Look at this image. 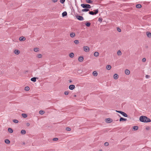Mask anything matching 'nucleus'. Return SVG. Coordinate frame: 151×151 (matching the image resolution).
<instances>
[{"mask_svg":"<svg viewBox=\"0 0 151 151\" xmlns=\"http://www.w3.org/2000/svg\"><path fill=\"white\" fill-rule=\"evenodd\" d=\"M139 120L141 122L147 123L151 122L150 119L146 116H142L140 117Z\"/></svg>","mask_w":151,"mask_h":151,"instance_id":"f257e3e1","label":"nucleus"},{"mask_svg":"<svg viewBox=\"0 0 151 151\" xmlns=\"http://www.w3.org/2000/svg\"><path fill=\"white\" fill-rule=\"evenodd\" d=\"M81 6L83 8L90 9L91 8L90 5L87 4H81Z\"/></svg>","mask_w":151,"mask_h":151,"instance_id":"f03ea898","label":"nucleus"},{"mask_svg":"<svg viewBox=\"0 0 151 151\" xmlns=\"http://www.w3.org/2000/svg\"><path fill=\"white\" fill-rule=\"evenodd\" d=\"M98 12V9H97L94 10V12L93 11H90L89 12V14L91 15H94L97 14Z\"/></svg>","mask_w":151,"mask_h":151,"instance_id":"7ed1b4c3","label":"nucleus"},{"mask_svg":"<svg viewBox=\"0 0 151 151\" xmlns=\"http://www.w3.org/2000/svg\"><path fill=\"white\" fill-rule=\"evenodd\" d=\"M116 111L119 113H120L121 114H122L123 116L124 117H127V115L126 113H124V112H123L121 111Z\"/></svg>","mask_w":151,"mask_h":151,"instance_id":"20e7f679","label":"nucleus"},{"mask_svg":"<svg viewBox=\"0 0 151 151\" xmlns=\"http://www.w3.org/2000/svg\"><path fill=\"white\" fill-rule=\"evenodd\" d=\"M105 122L106 123H111L113 122V120L111 118H107L105 119Z\"/></svg>","mask_w":151,"mask_h":151,"instance_id":"39448f33","label":"nucleus"},{"mask_svg":"<svg viewBox=\"0 0 151 151\" xmlns=\"http://www.w3.org/2000/svg\"><path fill=\"white\" fill-rule=\"evenodd\" d=\"M76 17L77 19L79 20L83 21L84 20V18L82 16L77 15L76 16Z\"/></svg>","mask_w":151,"mask_h":151,"instance_id":"423d86ee","label":"nucleus"},{"mask_svg":"<svg viewBox=\"0 0 151 151\" xmlns=\"http://www.w3.org/2000/svg\"><path fill=\"white\" fill-rule=\"evenodd\" d=\"M83 48L84 51L86 52H88L89 50V48L87 46H84Z\"/></svg>","mask_w":151,"mask_h":151,"instance_id":"0eeeda50","label":"nucleus"},{"mask_svg":"<svg viewBox=\"0 0 151 151\" xmlns=\"http://www.w3.org/2000/svg\"><path fill=\"white\" fill-rule=\"evenodd\" d=\"M75 88V86L73 85H71L69 86V88L71 90H73Z\"/></svg>","mask_w":151,"mask_h":151,"instance_id":"6e6552de","label":"nucleus"},{"mask_svg":"<svg viewBox=\"0 0 151 151\" xmlns=\"http://www.w3.org/2000/svg\"><path fill=\"white\" fill-rule=\"evenodd\" d=\"M83 60V58L82 56H80L78 58V61L80 62H82Z\"/></svg>","mask_w":151,"mask_h":151,"instance_id":"1a4fd4ad","label":"nucleus"},{"mask_svg":"<svg viewBox=\"0 0 151 151\" xmlns=\"http://www.w3.org/2000/svg\"><path fill=\"white\" fill-rule=\"evenodd\" d=\"M125 73L126 74L129 75L130 73V72L129 70L126 69L125 71Z\"/></svg>","mask_w":151,"mask_h":151,"instance_id":"9d476101","label":"nucleus"},{"mask_svg":"<svg viewBox=\"0 0 151 151\" xmlns=\"http://www.w3.org/2000/svg\"><path fill=\"white\" fill-rule=\"evenodd\" d=\"M19 40L21 41H22L25 40V37H21L19 38Z\"/></svg>","mask_w":151,"mask_h":151,"instance_id":"9b49d317","label":"nucleus"},{"mask_svg":"<svg viewBox=\"0 0 151 151\" xmlns=\"http://www.w3.org/2000/svg\"><path fill=\"white\" fill-rule=\"evenodd\" d=\"M37 78L36 77H34L32 78L31 79V80L32 81H33L34 82H35L36 81V79Z\"/></svg>","mask_w":151,"mask_h":151,"instance_id":"f8f14e48","label":"nucleus"},{"mask_svg":"<svg viewBox=\"0 0 151 151\" xmlns=\"http://www.w3.org/2000/svg\"><path fill=\"white\" fill-rule=\"evenodd\" d=\"M70 35L71 37L73 38L75 36V34L74 32H72L70 34Z\"/></svg>","mask_w":151,"mask_h":151,"instance_id":"ddd939ff","label":"nucleus"},{"mask_svg":"<svg viewBox=\"0 0 151 151\" xmlns=\"http://www.w3.org/2000/svg\"><path fill=\"white\" fill-rule=\"evenodd\" d=\"M99 52H95L94 53L93 55L95 57H97L99 56Z\"/></svg>","mask_w":151,"mask_h":151,"instance_id":"4468645a","label":"nucleus"},{"mask_svg":"<svg viewBox=\"0 0 151 151\" xmlns=\"http://www.w3.org/2000/svg\"><path fill=\"white\" fill-rule=\"evenodd\" d=\"M147 36L149 37L150 38L151 37V33L150 32H147Z\"/></svg>","mask_w":151,"mask_h":151,"instance_id":"2eb2a0df","label":"nucleus"},{"mask_svg":"<svg viewBox=\"0 0 151 151\" xmlns=\"http://www.w3.org/2000/svg\"><path fill=\"white\" fill-rule=\"evenodd\" d=\"M14 53L16 55H18L19 53V50H16L14 51Z\"/></svg>","mask_w":151,"mask_h":151,"instance_id":"dca6fc26","label":"nucleus"},{"mask_svg":"<svg viewBox=\"0 0 151 151\" xmlns=\"http://www.w3.org/2000/svg\"><path fill=\"white\" fill-rule=\"evenodd\" d=\"M118 78V75L116 74H115L114 75V78L115 79H117Z\"/></svg>","mask_w":151,"mask_h":151,"instance_id":"f3484780","label":"nucleus"},{"mask_svg":"<svg viewBox=\"0 0 151 151\" xmlns=\"http://www.w3.org/2000/svg\"><path fill=\"white\" fill-rule=\"evenodd\" d=\"M67 14V12H63L62 14V16L63 17H64L66 16Z\"/></svg>","mask_w":151,"mask_h":151,"instance_id":"a211bd4d","label":"nucleus"},{"mask_svg":"<svg viewBox=\"0 0 151 151\" xmlns=\"http://www.w3.org/2000/svg\"><path fill=\"white\" fill-rule=\"evenodd\" d=\"M8 131L9 133H12L13 132V130L12 128H9L8 129Z\"/></svg>","mask_w":151,"mask_h":151,"instance_id":"6ab92c4d","label":"nucleus"},{"mask_svg":"<svg viewBox=\"0 0 151 151\" xmlns=\"http://www.w3.org/2000/svg\"><path fill=\"white\" fill-rule=\"evenodd\" d=\"M69 56H70V57L71 58H73L74 57V54L73 53V52H71V53H70L69 55Z\"/></svg>","mask_w":151,"mask_h":151,"instance_id":"aec40b11","label":"nucleus"},{"mask_svg":"<svg viewBox=\"0 0 151 151\" xmlns=\"http://www.w3.org/2000/svg\"><path fill=\"white\" fill-rule=\"evenodd\" d=\"M106 69L108 70H110L111 68V66L110 65H108L106 66Z\"/></svg>","mask_w":151,"mask_h":151,"instance_id":"412c9836","label":"nucleus"},{"mask_svg":"<svg viewBox=\"0 0 151 151\" xmlns=\"http://www.w3.org/2000/svg\"><path fill=\"white\" fill-rule=\"evenodd\" d=\"M97 74V73L96 71H94L93 73V75L94 76H96Z\"/></svg>","mask_w":151,"mask_h":151,"instance_id":"4be33fe9","label":"nucleus"},{"mask_svg":"<svg viewBox=\"0 0 151 151\" xmlns=\"http://www.w3.org/2000/svg\"><path fill=\"white\" fill-rule=\"evenodd\" d=\"M5 142L6 143L9 144L10 143V141L8 139H6L5 140Z\"/></svg>","mask_w":151,"mask_h":151,"instance_id":"5701e85b","label":"nucleus"},{"mask_svg":"<svg viewBox=\"0 0 151 151\" xmlns=\"http://www.w3.org/2000/svg\"><path fill=\"white\" fill-rule=\"evenodd\" d=\"M86 3L89 4H92L93 1L91 0H86Z\"/></svg>","mask_w":151,"mask_h":151,"instance_id":"b1692460","label":"nucleus"},{"mask_svg":"<svg viewBox=\"0 0 151 151\" xmlns=\"http://www.w3.org/2000/svg\"><path fill=\"white\" fill-rule=\"evenodd\" d=\"M136 7L137 8H140L142 7V5L139 4L136 5Z\"/></svg>","mask_w":151,"mask_h":151,"instance_id":"393cba45","label":"nucleus"},{"mask_svg":"<svg viewBox=\"0 0 151 151\" xmlns=\"http://www.w3.org/2000/svg\"><path fill=\"white\" fill-rule=\"evenodd\" d=\"M127 120V119H125V118H124L122 117H121L120 118L119 121H126Z\"/></svg>","mask_w":151,"mask_h":151,"instance_id":"a878e982","label":"nucleus"},{"mask_svg":"<svg viewBox=\"0 0 151 151\" xmlns=\"http://www.w3.org/2000/svg\"><path fill=\"white\" fill-rule=\"evenodd\" d=\"M22 116L24 118H25L27 117V115L26 114L23 113L22 114Z\"/></svg>","mask_w":151,"mask_h":151,"instance_id":"bb28decb","label":"nucleus"},{"mask_svg":"<svg viewBox=\"0 0 151 151\" xmlns=\"http://www.w3.org/2000/svg\"><path fill=\"white\" fill-rule=\"evenodd\" d=\"M26 131L24 130H22L21 131V133L23 134H26Z\"/></svg>","mask_w":151,"mask_h":151,"instance_id":"cd10ccee","label":"nucleus"},{"mask_svg":"<svg viewBox=\"0 0 151 151\" xmlns=\"http://www.w3.org/2000/svg\"><path fill=\"white\" fill-rule=\"evenodd\" d=\"M89 11V9H88L86 8L82 10V12H86Z\"/></svg>","mask_w":151,"mask_h":151,"instance_id":"c85d7f7f","label":"nucleus"},{"mask_svg":"<svg viewBox=\"0 0 151 151\" xmlns=\"http://www.w3.org/2000/svg\"><path fill=\"white\" fill-rule=\"evenodd\" d=\"M138 129V127L137 126H134L133 127V129L134 130H137Z\"/></svg>","mask_w":151,"mask_h":151,"instance_id":"c756f323","label":"nucleus"},{"mask_svg":"<svg viewBox=\"0 0 151 151\" xmlns=\"http://www.w3.org/2000/svg\"><path fill=\"white\" fill-rule=\"evenodd\" d=\"M86 25L87 27H89L91 25V23L89 22H86Z\"/></svg>","mask_w":151,"mask_h":151,"instance_id":"7c9ffc66","label":"nucleus"},{"mask_svg":"<svg viewBox=\"0 0 151 151\" xmlns=\"http://www.w3.org/2000/svg\"><path fill=\"white\" fill-rule=\"evenodd\" d=\"M39 113L40 114H43L45 113L44 111L42 110H40L39 111Z\"/></svg>","mask_w":151,"mask_h":151,"instance_id":"2f4dec72","label":"nucleus"},{"mask_svg":"<svg viewBox=\"0 0 151 151\" xmlns=\"http://www.w3.org/2000/svg\"><path fill=\"white\" fill-rule=\"evenodd\" d=\"M117 54L118 55H122V52L120 50H119L117 52Z\"/></svg>","mask_w":151,"mask_h":151,"instance_id":"473e14b6","label":"nucleus"},{"mask_svg":"<svg viewBox=\"0 0 151 151\" xmlns=\"http://www.w3.org/2000/svg\"><path fill=\"white\" fill-rule=\"evenodd\" d=\"M24 90L26 91H28L29 90V88L28 86L25 87Z\"/></svg>","mask_w":151,"mask_h":151,"instance_id":"72a5a7b5","label":"nucleus"},{"mask_svg":"<svg viewBox=\"0 0 151 151\" xmlns=\"http://www.w3.org/2000/svg\"><path fill=\"white\" fill-rule=\"evenodd\" d=\"M34 51L35 52H37L39 51L38 48H34Z\"/></svg>","mask_w":151,"mask_h":151,"instance_id":"f704fd0d","label":"nucleus"},{"mask_svg":"<svg viewBox=\"0 0 151 151\" xmlns=\"http://www.w3.org/2000/svg\"><path fill=\"white\" fill-rule=\"evenodd\" d=\"M37 57L39 58H41L42 57V55L41 54H38L37 55Z\"/></svg>","mask_w":151,"mask_h":151,"instance_id":"c9c22d12","label":"nucleus"},{"mask_svg":"<svg viewBox=\"0 0 151 151\" xmlns=\"http://www.w3.org/2000/svg\"><path fill=\"white\" fill-rule=\"evenodd\" d=\"M74 42L76 44H78L79 43V41L77 40H75L74 41Z\"/></svg>","mask_w":151,"mask_h":151,"instance_id":"e433bc0d","label":"nucleus"},{"mask_svg":"<svg viewBox=\"0 0 151 151\" xmlns=\"http://www.w3.org/2000/svg\"><path fill=\"white\" fill-rule=\"evenodd\" d=\"M58 138H57V137H56V138H53V139H52V140L53 141H58Z\"/></svg>","mask_w":151,"mask_h":151,"instance_id":"4c0bfd02","label":"nucleus"},{"mask_svg":"<svg viewBox=\"0 0 151 151\" xmlns=\"http://www.w3.org/2000/svg\"><path fill=\"white\" fill-rule=\"evenodd\" d=\"M118 120H119V118H115L114 119L113 122H117V121H118Z\"/></svg>","mask_w":151,"mask_h":151,"instance_id":"58836bf2","label":"nucleus"},{"mask_svg":"<svg viewBox=\"0 0 151 151\" xmlns=\"http://www.w3.org/2000/svg\"><path fill=\"white\" fill-rule=\"evenodd\" d=\"M69 92L68 91H65L64 92V94L66 95H67L68 94Z\"/></svg>","mask_w":151,"mask_h":151,"instance_id":"ea45409f","label":"nucleus"},{"mask_svg":"<svg viewBox=\"0 0 151 151\" xmlns=\"http://www.w3.org/2000/svg\"><path fill=\"white\" fill-rule=\"evenodd\" d=\"M66 130L67 131H70L71 130V129L69 128V127H67L66 128Z\"/></svg>","mask_w":151,"mask_h":151,"instance_id":"a19ab883","label":"nucleus"},{"mask_svg":"<svg viewBox=\"0 0 151 151\" xmlns=\"http://www.w3.org/2000/svg\"><path fill=\"white\" fill-rule=\"evenodd\" d=\"M103 19L101 18H99L98 19V21L101 22H102Z\"/></svg>","mask_w":151,"mask_h":151,"instance_id":"79ce46f5","label":"nucleus"},{"mask_svg":"<svg viewBox=\"0 0 151 151\" xmlns=\"http://www.w3.org/2000/svg\"><path fill=\"white\" fill-rule=\"evenodd\" d=\"M13 121L14 123H18V120L16 119L13 120Z\"/></svg>","mask_w":151,"mask_h":151,"instance_id":"37998d69","label":"nucleus"},{"mask_svg":"<svg viewBox=\"0 0 151 151\" xmlns=\"http://www.w3.org/2000/svg\"><path fill=\"white\" fill-rule=\"evenodd\" d=\"M117 31L119 32H120L121 31V29L118 27L117 28Z\"/></svg>","mask_w":151,"mask_h":151,"instance_id":"c03bdc74","label":"nucleus"},{"mask_svg":"<svg viewBox=\"0 0 151 151\" xmlns=\"http://www.w3.org/2000/svg\"><path fill=\"white\" fill-rule=\"evenodd\" d=\"M104 145L105 146H107L109 145V144L108 142H106L104 143Z\"/></svg>","mask_w":151,"mask_h":151,"instance_id":"a18cd8bd","label":"nucleus"},{"mask_svg":"<svg viewBox=\"0 0 151 151\" xmlns=\"http://www.w3.org/2000/svg\"><path fill=\"white\" fill-rule=\"evenodd\" d=\"M65 1V0H60V2L61 3H63Z\"/></svg>","mask_w":151,"mask_h":151,"instance_id":"49530a36","label":"nucleus"},{"mask_svg":"<svg viewBox=\"0 0 151 151\" xmlns=\"http://www.w3.org/2000/svg\"><path fill=\"white\" fill-rule=\"evenodd\" d=\"M142 61L143 62H145L146 61V59H145V58H143L142 59Z\"/></svg>","mask_w":151,"mask_h":151,"instance_id":"de8ad7c7","label":"nucleus"},{"mask_svg":"<svg viewBox=\"0 0 151 151\" xmlns=\"http://www.w3.org/2000/svg\"><path fill=\"white\" fill-rule=\"evenodd\" d=\"M145 77L146 78H150V76H149L146 75L145 76Z\"/></svg>","mask_w":151,"mask_h":151,"instance_id":"09e8293b","label":"nucleus"},{"mask_svg":"<svg viewBox=\"0 0 151 151\" xmlns=\"http://www.w3.org/2000/svg\"><path fill=\"white\" fill-rule=\"evenodd\" d=\"M146 129L147 130H149L150 129V127H146Z\"/></svg>","mask_w":151,"mask_h":151,"instance_id":"8fccbe9b","label":"nucleus"},{"mask_svg":"<svg viewBox=\"0 0 151 151\" xmlns=\"http://www.w3.org/2000/svg\"><path fill=\"white\" fill-rule=\"evenodd\" d=\"M26 126L27 127H29L30 125V123H26Z\"/></svg>","mask_w":151,"mask_h":151,"instance_id":"3c124183","label":"nucleus"},{"mask_svg":"<svg viewBox=\"0 0 151 151\" xmlns=\"http://www.w3.org/2000/svg\"><path fill=\"white\" fill-rule=\"evenodd\" d=\"M52 1H53V2L55 3L57 1V0H52Z\"/></svg>","mask_w":151,"mask_h":151,"instance_id":"603ef678","label":"nucleus"},{"mask_svg":"<svg viewBox=\"0 0 151 151\" xmlns=\"http://www.w3.org/2000/svg\"><path fill=\"white\" fill-rule=\"evenodd\" d=\"M69 81L70 83H71L72 82V81L71 80H69Z\"/></svg>","mask_w":151,"mask_h":151,"instance_id":"864d4df0","label":"nucleus"},{"mask_svg":"<svg viewBox=\"0 0 151 151\" xmlns=\"http://www.w3.org/2000/svg\"><path fill=\"white\" fill-rule=\"evenodd\" d=\"M74 96H75V97H76V95H74Z\"/></svg>","mask_w":151,"mask_h":151,"instance_id":"5fc2aeb1","label":"nucleus"}]
</instances>
